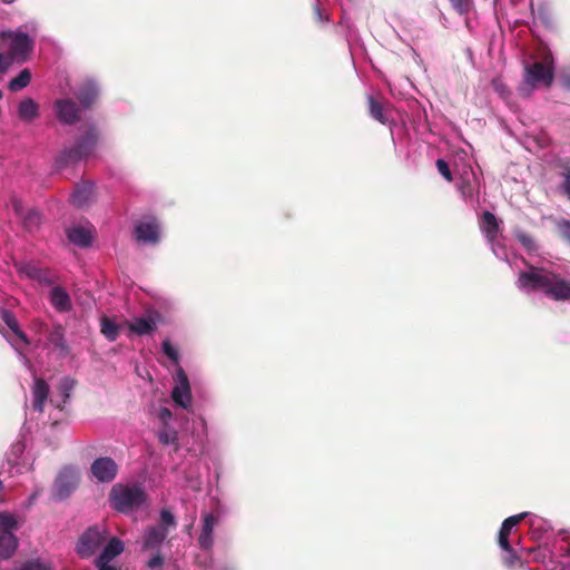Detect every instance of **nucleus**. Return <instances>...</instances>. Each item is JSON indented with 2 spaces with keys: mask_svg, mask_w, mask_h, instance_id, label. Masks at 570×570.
<instances>
[{
  "mask_svg": "<svg viewBox=\"0 0 570 570\" xmlns=\"http://www.w3.org/2000/svg\"><path fill=\"white\" fill-rule=\"evenodd\" d=\"M515 286L524 294H540L556 302H570V279L560 265L551 261H539L527 264L519 273Z\"/></svg>",
  "mask_w": 570,
  "mask_h": 570,
  "instance_id": "f257e3e1",
  "label": "nucleus"
},
{
  "mask_svg": "<svg viewBox=\"0 0 570 570\" xmlns=\"http://www.w3.org/2000/svg\"><path fill=\"white\" fill-rule=\"evenodd\" d=\"M100 139V131L96 124H87L79 128V134L72 144L63 146L55 158L58 169L87 161L95 155Z\"/></svg>",
  "mask_w": 570,
  "mask_h": 570,
  "instance_id": "f03ea898",
  "label": "nucleus"
},
{
  "mask_svg": "<svg viewBox=\"0 0 570 570\" xmlns=\"http://www.w3.org/2000/svg\"><path fill=\"white\" fill-rule=\"evenodd\" d=\"M554 79V66L551 55L544 61L524 63L523 79L518 88L519 94L529 97L539 87H550Z\"/></svg>",
  "mask_w": 570,
  "mask_h": 570,
  "instance_id": "7ed1b4c3",
  "label": "nucleus"
},
{
  "mask_svg": "<svg viewBox=\"0 0 570 570\" xmlns=\"http://www.w3.org/2000/svg\"><path fill=\"white\" fill-rule=\"evenodd\" d=\"M147 500V494L140 485H127L117 483L109 492L110 505L118 512L129 513L141 508Z\"/></svg>",
  "mask_w": 570,
  "mask_h": 570,
  "instance_id": "20e7f679",
  "label": "nucleus"
},
{
  "mask_svg": "<svg viewBox=\"0 0 570 570\" xmlns=\"http://www.w3.org/2000/svg\"><path fill=\"white\" fill-rule=\"evenodd\" d=\"M37 29L38 23L36 21H29L17 30L10 31L6 35L10 39V50L16 59L24 61L32 52L35 40L28 35V32L36 33Z\"/></svg>",
  "mask_w": 570,
  "mask_h": 570,
  "instance_id": "39448f33",
  "label": "nucleus"
},
{
  "mask_svg": "<svg viewBox=\"0 0 570 570\" xmlns=\"http://www.w3.org/2000/svg\"><path fill=\"white\" fill-rule=\"evenodd\" d=\"M155 416L157 420L158 441L163 445L173 446L177 451L179 449V438L177 420L173 412L166 406H160L156 410Z\"/></svg>",
  "mask_w": 570,
  "mask_h": 570,
  "instance_id": "423d86ee",
  "label": "nucleus"
},
{
  "mask_svg": "<svg viewBox=\"0 0 570 570\" xmlns=\"http://www.w3.org/2000/svg\"><path fill=\"white\" fill-rule=\"evenodd\" d=\"M19 529L17 518L9 512H0V559L7 560L18 549L19 541L14 532Z\"/></svg>",
  "mask_w": 570,
  "mask_h": 570,
  "instance_id": "0eeeda50",
  "label": "nucleus"
},
{
  "mask_svg": "<svg viewBox=\"0 0 570 570\" xmlns=\"http://www.w3.org/2000/svg\"><path fill=\"white\" fill-rule=\"evenodd\" d=\"M132 236L138 244L155 246L161 239V225L155 216H145L135 223Z\"/></svg>",
  "mask_w": 570,
  "mask_h": 570,
  "instance_id": "6e6552de",
  "label": "nucleus"
},
{
  "mask_svg": "<svg viewBox=\"0 0 570 570\" xmlns=\"http://www.w3.org/2000/svg\"><path fill=\"white\" fill-rule=\"evenodd\" d=\"M79 483L78 471L72 466L62 468L52 485L51 498L53 501L61 502L68 499L77 489Z\"/></svg>",
  "mask_w": 570,
  "mask_h": 570,
  "instance_id": "1a4fd4ad",
  "label": "nucleus"
},
{
  "mask_svg": "<svg viewBox=\"0 0 570 570\" xmlns=\"http://www.w3.org/2000/svg\"><path fill=\"white\" fill-rule=\"evenodd\" d=\"M108 532L104 527H89L79 538L76 544V552L81 558L94 556L101 544L107 540Z\"/></svg>",
  "mask_w": 570,
  "mask_h": 570,
  "instance_id": "9d476101",
  "label": "nucleus"
},
{
  "mask_svg": "<svg viewBox=\"0 0 570 570\" xmlns=\"http://www.w3.org/2000/svg\"><path fill=\"white\" fill-rule=\"evenodd\" d=\"M528 519L529 525L531 529L541 528L548 530L549 525L546 524V521L537 514L530 512H522L519 514L511 515L507 518L500 528L498 542L501 549L510 548L509 535L513 527H515L521 520Z\"/></svg>",
  "mask_w": 570,
  "mask_h": 570,
  "instance_id": "9b49d317",
  "label": "nucleus"
},
{
  "mask_svg": "<svg viewBox=\"0 0 570 570\" xmlns=\"http://www.w3.org/2000/svg\"><path fill=\"white\" fill-rule=\"evenodd\" d=\"M174 385L170 397L174 404L183 410H189L193 403L189 379L181 366H178L173 376Z\"/></svg>",
  "mask_w": 570,
  "mask_h": 570,
  "instance_id": "f8f14e48",
  "label": "nucleus"
},
{
  "mask_svg": "<svg viewBox=\"0 0 570 570\" xmlns=\"http://www.w3.org/2000/svg\"><path fill=\"white\" fill-rule=\"evenodd\" d=\"M53 110L58 121L62 125L72 126L80 119V108L69 98L56 100Z\"/></svg>",
  "mask_w": 570,
  "mask_h": 570,
  "instance_id": "ddd939ff",
  "label": "nucleus"
},
{
  "mask_svg": "<svg viewBox=\"0 0 570 570\" xmlns=\"http://www.w3.org/2000/svg\"><path fill=\"white\" fill-rule=\"evenodd\" d=\"M90 471L98 482L109 483L117 476L118 464L109 456H101L91 463Z\"/></svg>",
  "mask_w": 570,
  "mask_h": 570,
  "instance_id": "4468645a",
  "label": "nucleus"
},
{
  "mask_svg": "<svg viewBox=\"0 0 570 570\" xmlns=\"http://www.w3.org/2000/svg\"><path fill=\"white\" fill-rule=\"evenodd\" d=\"M95 227L89 222L75 224L67 228L66 235L69 242L78 247L86 248L92 244Z\"/></svg>",
  "mask_w": 570,
  "mask_h": 570,
  "instance_id": "2eb2a0df",
  "label": "nucleus"
},
{
  "mask_svg": "<svg viewBox=\"0 0 570 570\" xmlns=\"http://www.w3.org/2000/svg\"><path fill=\"white\" fill-rule=\"evenodd\" d=\"M100 87L95 79H85L77 88L75 96L77 97L82 109L91 108L98 100Z\"/></svg>",
  "mask_w": 570,
  "mask_h": 570,
  "instance_id": "dca6fc26",
  "label": "nucleus"
},
{
  "mask_svg": "<svg viewBox=\"0 0 570 570\" xmlns=\"http://www.w3.org/2000/svg\"><path fill=\"white\" fill-rule=\"evenodd\" d=\"M218 517L206 512L202 515V529L198 537V544L203 550H210L214 546V528L218 523Z\"/></svg>",
  "mask_w": 570,
  "mask_h": 570,
  "instance_id": "f3484780",
  "label": "nucleus"
},
{
  "mask_svg": "<svg viewBox=\"0 0 570 570\" xmlns=\"http://www.w3.org/2000/svg\"><path fill=\"white\" fill-rule=\"evenodd\" d=\"M167 535L168 529L163 525L148 527L142 540V550H159Z\"/></svg>",
  "mask_w": 570,
  "mask_h": 570,
  "instance_id": "a211bd4d",
  "label": "nucleus"
},
{
  "mask_svg": "<svg viewBox=\"0 0 570 570\" xmlns=\"http://www.w3.org/2000/svg\"><path fill=\"white\" fill-rule=\"evenodd\" d=\"M95 198V184L85 181L75 187L71 194V203L77 208H85L91 204Z\"/></svg>",
  "mask_w": 570,
  "mask_h": 570,
  "instance_id": "6ab92c4d",
  "label": "nucleus"
},
{
  "mask_svg": "<svg viewBox=\"0 0 570 570\" xmlns=\"http://www.w3.org/2000/svg\"><path fill=\"white\" fill-rule=\"evenodd\" d=\"M17 115L22 122L31 124L40 116V106L30 97L23 98L17 106Z\"/></svg>",
  "mask_w": 570,
  "mask_h": 570,
  "instance_id": "aec40b11",
  "label": "nucleus"
},
{
  "mask_svg": "<svg viewBox=\"0 0 570 570\" xmlns=\"http://www.w3.org/2000/svg\"><path fill=\"white\" fill-rule=\"evenodd\" d=\"M31 395L33 411L42 413L45 403L49 397V385L47 382L42 379L35 377Z\"/></svg>",
  "mask_w": 570,
  "mask_h": 570,
  "instance_id": "412c9836",
  "label": "nucleus"
},
{
  "mask_svg": "<svg viewBox=\"0 0 570 570\" xmlns=\"http://www.w3.org/2000/svg\"><path fill=\"white\" fill-rule=\"evenodd\" d=\"M49 301L53 308L60 313L69 312L72 308L71 298L68 292L61 286H55L49 293Z\"/></svg>",
  "mask_w": 570,
  "mask_h": 570,
  "instance_id": "4be33fe9",
  "label": "nucleus"
},
{
  "mask_svg": "<svg viewBox=\"0 0 570 570\" xmlns=\"http://www.w3.org/2000/svg\"><path fill=\"white\" fill-rule=\"evenodd\" d=\"M480 229L488 243L497 239L499 233V220L491 213L485 210L480 219Z\"/></svg>",
  "mask_w": 570,
  "mask_h": 570,
  "instance_id": "5701e85b",
  "label": "nucleus"
},
{
  "mask_svg": "<svg viewBox=\"0 0 570 570\" xmlns=\"http://www.w3.org/2000/svg\"><path fill=\"white\" fill-rule=\"evenodd\" d=\"M48 344L61 356L68 354V345L65 338V328L62 325L57 324L52 327L48 334Z\"/></svg>",
  "mask_w": 570,
  "mask_h": 570,
  "instance_id": "b1692460",
  "label": "nucleus"
},
{
  "mask_svg": "<svg viewBox=\"0 0 570 570\" xmlns=\"http://www.w3.org/2000/svg\"><path fill=\"white\" fill-rule=\"evenodd\" d=\"M156 327V320L151 315L135 317L129 323L130 331L139 336L151 334L155 332Z\"/></svg>",
  "mask_w": 570,
  "mask_h": 570,
  "instance_id": "393cba45",
  "label": "nucleus"
},
{
  "mask_svg": "<svg viewBox=\"0 0 570 570\" xmlns=\"http://www.w3.org/2000/svg\"><path fill=\"white\" fill-rule=\"evenodd\" d=\"M76 385V382L71 377H62L60 380L58 391L60 395V400H56L51 397L49 401L52 405H55L59 410H63L65 404L69 401L70 394Z\"/></svg>",
  "mask_w": 570,
  "mask_h": 570,
  "instance_id": "a878e982",
  "label": "nucleus"
},
{
  "mask_svg": "<svg viewBox=\"0 0 570 570\" xmlns=\"http://www.w3.org/2000/svg\"><path fill=\"white\" fill-rule=\"evenodd\" d=\"M122 551V541L118 538H111L97 559L105 562H111L116 557L121 554Z\"/></svg>",
  "mask_w": 570,
  "mask_h": 570,
  "instance_id": "bb28decb",
  "label": "nucleus"
},
{
  "mask_svg": "<svg viewBox=\"0 0 570 570\" xmlns=\"http://www.w3.org/2000/svg\"><path fill=\"white\" fill-rule=\"evenodd\" d=\"M461 196L466 203L473 204L479 199V189L474 181H471L470 178H463L462 181L458 186Z\"/></svg>",
  "mask_w": 570,
  "mask_h": 570,
  "instance_id": "cd10ccee",
  "label": "nucleus"
},
{
  "mask_svg": "<svg viewBox=\"0 0 570 570\" xmlns=\"http://www.w3.org/2000/svg\"><path fill=\"white\" fill-rule=\"evenodd\" d=\"M31 81V72L29 69H22L17 77L12 78L9 83L8 88L11 91H19L26 88Z\"/></svg>",
  "mask_w": 570,
  "mask_h": 570,
  "instance_id": "c85d7f7f",
  "label": "nucleus"
},
{
  "mask_svg": "<svg viewBox=\"0 0 570 570\" xmlns=\"http://www.w3.org/2000/svg\"><path fill=\"white\" fill-rule=\"evenodd\" d=\"M3 322L8 325V327L16 334L18 338H20L24 344H29V340L27 335L19 328L18 322L14 315L4 309L1 313Z\"/></svg>",
  "mask_w": 570,
  "mask_h": 570,
  "instance_id": "c756f323",
  "label": "nucleus"
},
{
  "mask_svg": "<svg viewBox=\"0 0 570 570\" xmlns=\"http://www.w3.org/2000/svg\"><path fill=\"white\" fill-rule=\"evenodd\" d=\"M514 237L530 255H533L538 252L539 247L535 240L523 230L515 229Z\"/></svg>",
  "mask_w": 570,
  "mask_h": 570,
  "instance_id": "7c9ffc66",
  "label": "nucleus"
},
{
  "mask_svg": "<svg viewBox=\"0 0 570 570\" xmlns=\"http://www.w3.org/2000/svg\"><path fill=\"white\" fill-rule=\"evenodd\" d=\"M101 333L109 342H115L118 337L119 328L114 321L104 316L101 318Z\"/></svg>",
  "mask_w": 570,
  "mask_h": 570,
  "instance_id": "2f4dec72",
  "label": "nucleus"
},
{
  "mask_svg": "<svg viewBox=\"0 0 570 570\" xmlns=\"http://www.w3.org/2000/svg\"><path fill=\"white\" fill-rule=\"evenodd\" d=\"M19 271H20V273L24 274L27 277H29L31 279H36V281L45 282V283L48 282L47 276L42 272V269H40L38 266H36L33 264H23L20 266Z\"/></svg>",
  "mask_w": 570,
  "mask_h": 570,
  "instance_id": "473e14b6",
  "label": "nucleus"
},
{
  "mask_svg": "<svg viewBox=\"0 0 570 570\" xmlns=\"http://www.w3.org/2000/svg\"><path fill=\"white\" fill-rule=\"evenodd\" d=\"M368 106L371 117L381 124H386L387 118L384 115L382 105L376 101L372 96L368 97Z\"/></svg>",
  "mask_w": 570,
  "mask_h": 570,
  "instance_id": "72a5a7b5",
  "label": "nucleus"
},
{
  "mask_svg": "<svg viewBox=\"0 0 570 570\" xmlns=\"http://www.w3.org/2000/svg\"><path fill=\"white\" fill-rule=\"evenodd\" d=\"M161 352L166 355L175 365L179 366L180 355L178 350L166 338L161 342Z\"/></svg>",
  "mask_w": 570,
  "mask_h": 570,
  "instance_id": "f704fd0d",
  "label": "nucleus"
},
{
  "mask_svg": "<svg viewBox=\"0 0 570 570\" xmlns=\"http://www.w3.org/2000/svg\"><path fill=\"white\" fill-rule=\"evenodd\" d=\"M41 216L38 210L31 209L23 217V225L29 232H33L40 226Z\"/></svg>",
  "mask_w": 570,
  "mask_h": 570,
  "instance_id": "c9c22d12",
  "label": "nucleus"
},
{
  "mask_svg": "<svg viewBox=\"0 0 570 570\" xmlns=\"http://www.w3.org/2000/svg\"><path fill=\"white\" fill-rule=\"evenodd\" d=\"M19 570H52V568L49 562L36 558L24 561Z\"/></svg>",
  "mask_w": 570,
  "mask_h": 570,
  "instance_id": "e433bc0d",
  "label": "nucleus"
},
{
  "mask_svg": "<svg viewBox=\"0 0 570 570\" xmlns=\"http://www.w3.org/2000/svg\"><path fill=\"white\" fill-rule=\"evenodd\" d=\"M504 552H505V556L503 557V563L508 567V568H514V567H519L520 566V562H523L519 556L515 553V551L512 549V547L510 546V548L508 549H502Z\"/></svg>",
  "mask_w": 570,
  "mask_h": 570,
  "instance_id": "4c0bfd02",
  "label": "nucleus"
},
{
  "mask_svg": "<svg viewBox=\"0 0 570 570\" xmlns=\"http://www.w3.org/2000/svg\"><path fill=\"white\" fill-rule=\"evenodd\" d=\"M453 9L461 16L468 14L472 7L473 0H449Z\"/></svg>",
  "mask_w": 570,
  "mask_h": 570,
  "instance_id": "58836bf2",
  "label": "nucleus"
},
{
  "mask_svg": "<svg viewBox=\"0 0 570 570\" xmlns=\"http://www.w3.org/2000/svg\"><path fill=\"white\" fill-rule=\"evenodd\" d=\"M159 525H163V527L167 528L168 530H169V528H175L176 527L175 515L170 511L163 509L160 511V524Z\"/></svg>",
  "mask_w": 570,
  "mask_h": 570,
  "instance_id": "ea45409f",
  "label": "nucleus"
},
{
  "mask_svg": "<svg viewBox=\"0 0 570 570\" xmlns=\"http://www.w3.org/2000/svg\"><path fill=\"white\" fill-rule=\"evenodd\" d=\"M488 244L491 246L492 253L497 258L508 262V253L503 245L497 242V239Z\"/></svg>",
  "mask_w": 570,
  "mask_h": 570,
  "instance_id": "a19ab883",
  "label": "nucleus"
},
{
  "mask_svg": "<svg viewBox=\"0 0 570 570\" xmlns=\"http://www.w3.org/2000/svg\"><path fill=\"white\" fill-rule=\"evenodd\" d=\"M157 552L148 560L147 567L150 570H163L164 566V558L159 553V550H156Z\"/></svg>",
  "mask_w": 570,
  "mask_h": 570,
  "instance_id": "79ce46f5",
  "label": "nucleus"
},
{
  "mask_svg": "<svg viewBox=\"0 0 570 570\" xmlns=\"http://www.w3.org/2000/svg\"><path fill=\"white\" fill-rule=\"evenodd\" d=\"M436 168H438L439 173L442 175V177L444 179H446L448 181L452 180V173H451V169L449 167V164L445 160L438 159L436 160Z\"/></svg>",
  "mask_w": 570,
  "mask_h": 570,
  "instance_id": "37998d69",
  "label": "nucleus"
},
{
  "mask_svg": "<svg viewBox=\"0 0 570 570\" xmlns=\"http://www.w3.org/2000/svg\"><path fill=\"white\" fill-rule=\"evenodd\" d=\"M492 87L500 95V97L507 99L510 95V91L508 87L500 80V79H493L492 80Z\"/></svg>",
  "mask_w": 570,
  "mask_h": 570,
  "instance_id": "c03bdc74",
  "label": "nucleus"
},
{
  "mask_svg": "<svg viewBox=\"0 0 570 570\" xmlns=\"http://www.w3.org/2000/svg\"><path fill=\"white\" fill-rule=\"evenodd\" d=\"M10 65V58L4 53H0V76L9 69Z\"/></svg>",
  "mask_w": 570,
  "mask_h": 570,
  "instance_id": "a18cd8bd",
  "label": "nucleus"
},
{
  "mask_svg": "<svg viewBox=\"0 0 570 570\" xmlns=\"http://www.w3.org/2000/svg\"><path fill=\"white\" fill-rule=\"evenodd\" d=\"M532 552L534 554L533 559L535 561H538V562H543L546 557H547V553H548V551L546 549L542 550L540 548L539 549H533Z\"/></svg>",
  "mask_w": 570,
  "mask_h": 570,
  "instance_id": "49530a36",
  "label": "nucleus"
},
{
  "mask_svg": "<svg viewBox=\"0 0 570 570\" xmlns=\"http://www.w3.org/2000/svg\"><path fill=\"white\" fill-rule=\"evenodd\" d=\"M95 566L97 570H117L110 562L100 561L99 559L95 560Z\"/></svg>",
  "mask_w": 570,
  "mask_h": 570,
  "instance_id": "de8ad7c7",
  "label": "nucleus"
},
{
  "mask_svg": "<svg viewBox=\"0 0 570 570\" xmlns=\"http://www.w3.org/2000/svg\"><path fill=\"white\" fill-rule=\"evenodd\" d=\"M562 188H563V191L567 195V197L570 199V170H568L564 174V180L562 184Z\"/></svg>",
  "mask_w": 570,
  "mask_h": 570,
  "instance_id": "09e8293b",
  "label": "nucleus"
},
{
  "mask_svg": "<svg viewBox=\"0 0 570 570\" xmlns=\"http://www.w3.org/2000/svg\"><path fill=\"white\" fill-rule=\"evenodd\" d=\"M314 12H315L316 19H317L318 21H321V22H328V21H330L328 17H326V16L322 12V10H321V8H320V6H318V4H315V6H314Z\"/></svg>",
  "mask_w": 570,
  "mask_h": 570,
  "instance_id": "8fccbe9b",
  "label": "nucleus"
},
{
  "mask_svg": "<svg viewBox=\"0 0 570 570\" xmlns=\"http://www.w3.org/2000/svg\"><path fill=\"white\" fill-rule=\"evenodd\" d=\"M23 450H24L23 444L17 443L12 446L11 454L14 455L16 458H18L20 454H22Z\"/></svg>",
  "mask_w": 570,
  "mask_h": 570,
  "instance_id": "3c124183",
  "label": "nucleus"
},
{
  "mask_svg": "<svg viewBox=\"0 0 570 570\" xmlns=\"http://www.w3.org/2000/svg\"><path fill=\"white\" fill-rule=\"evenodd\" d=\"M561 85L563 88L570 90V72L561 76Z\"/></svg>",
  "mask_w": 570,
  "mask_h": 570,
  "instance_id": "603ef678",
  "label": "nucleus"
},
{
  "mask_svg": "<svg viewBox=\"0 0 570 570\" xmlns=\"http://www.w3.org/2000/svg\"><path fill=\"white\" fill-rule=\"evenodd\" d=\"M40 495V489H36L30 497L28 498L27 505L33 504V502L37 500V498Z\"/></svg>",
  "mask_w": 570,
  "mask_h": 570,
  "instance_id": "864d4df0",
  "label": "nucleus"
},
{
  "mask_svg": "<svg viewBox=\"0 0 570 570\" xmlns=\"http://www.w3.org/2000/svg\"><path fill=\"white\" fill-rule=\"evenodd\" d=\"M19 357H20V360H21V362L23 363L24 366H27V367L31 366L30 361L21 352H19Z\"/></svg>",
  "mask_w": 570,
  "mask_h": 570,
  "instance_id": "5fc2aeb1",
  "label": "nucleus"
},
{
  "mask_svg": "<svg viewBox=\"0 0 570 570\" xmlns=\"http://www.w3.org/2000/svg\"><path fill=\"white\" fill-rule=\"evenodd\" d=\"M564 236L570 239V223H567L563 227Z\"/></svg>",
  "mask_w": 570,
  "mask_h": 570,
  "instance_id": "6e6d98bb",
  "label": "nucleus"
},
{
  "mask_svg": "<svg viewBox=\"0 0 570 570\" xmlns=\"http://www.w3.org/2000/svg\"><path fill=\"white\" fill-rule=\"evenodd\" d=\"M218 570H238L236 566L224 564Z\"/></svg>",
  "mask_w": 570,
  "mask_h": 570,
  "instance_id": "4d7b16f0",
  "label": "nucleus"
},
{
  "mask_svg": "<svg viewBox=\"0 0 570 570\" xmlns=\"http://www.w3.org/2000/svg\"><path fill=\"white\" fill-rule=\"evenodd\" d=\"M515 570H532V569L529 568L528 564H525L524 562H520V566L518 568H515Z\"/></svg>",
  "mask_w": 570,
  "mask_h": 570,
  "instance_id": "13d9d810",
  "label": "nucleus"
},
{
  "mask_svg": "<svg viewBox=\"0 0 570 570\" xmlns=\"http://www.w3.org/2000/svg\"><path fill=\"white\" fill-rule=\"evenodd\" d=\"M36 324L39 325L40 328L46 327V325L43 323H41V322L36 323Z\"/></svg>",
  "mask_w": 570,
  "mask_h": 570,
  "instance_id": "bf43d9fd",
  "label": "nucleus"
},
{
  "mask_svg": "<svg viewBox=\"0 0 570 570\" xmlns=\"http://www.w3.org/2000/svg\"><path fill=\"white\" fill-rule=\"evenodd\" d=\"M202 424H203L204 429H206V421H205V419H202Z\"/></svg>",
  "mask_w": 570,
  "mask_h": 570,
  "instance_id": "052dcab7",
  "label": "nucleus"
},
{
  "mask_svg": "<svg viewBox=\"0 0 570 570\" xmlns=\"http://www.w3.org/2000/svg\"><path fill=\"white\" fill-rule=\"evenodd\" d=\"M14 209H16V212L19 210L18 204H14Z\"/></svg>",
  "mask_w": 570,
  "mask_h": 570,
  "instance_id": "680f3d73",
  "label": "nucleus"
},
{
  "mask_svg": "<svg viewBox=\"0 0 570 570\" xmlns=\"http://www.w3.org/2000/svg\"><path fill=\"white\" fill-rule=\"evenodd\" d=\"M2 97H3V94H2V91L0 90V100L2 99Z\"/></svg>",
  "mask_w": 570,
  "mask_h": 570,
  "instance_id": "e2e57ef3",
  "label": "nucleus"
},
{
  "mask_svg": "<svg viewBox=\"0 0 570 570\" xmlns=\"http://www.w3.org/2000/svg\"><path fill=\"white\" fill-rule=\"evenodd\" d=\"M2 487H3V485H2V481L0 480V490L2 489Z\"/></svg>",
  "mask_w": 570,
  "mask_h": 570,
  "instance_id": "0e129e2a",
  "label": "nucleus"
},
{
  "mask_svg": "<svg viewBox=\"0 0 570 570\" xmlns=\"http://www.w3.org/2000/svg\"><path fill=\"white\" fill-rule=\"evenodd\" d=\"M7 2H10L11 0H6Z\"/></svg>",
  "mask_w": 570,
  "mask_h": 570,
  "instance_id": "69168bd1",
  "label": "nucleus"
}]
</instances>
